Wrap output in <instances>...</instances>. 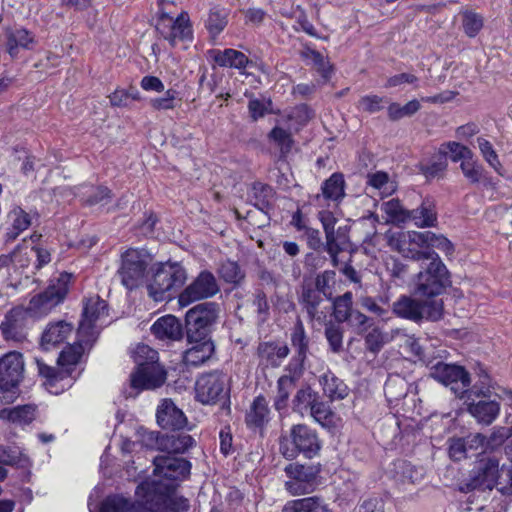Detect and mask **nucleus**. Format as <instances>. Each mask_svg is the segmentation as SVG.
Returning a JSON list of instances; mask_svg holds the SVG:
<instances>
[{
	"mask_svg": "<svg viewBox=\"0 0 512 512\" xmlns=\"http://www.w3.org/2000/svg\"><path fill=\"white\" fill-rule=\"evenodd\" d=\"M93 346L94 344L90 345L77 337L75 343L67 345L61 351L57 359L58 367L49 366L36 359L38 373L45 379L44 384L51 393L57 395L73 386L84 370L83 367L77 370V367L82 364L85 351L89 352Z\"/></svg>",
	"mask_w": 512,
	"mask_h": 512,
	"instance_id": "f257e3e1",
	"label": "nucleus"
},
{
	"mask_svg": "<svg viewBox=\"0 0 512 512\" xmlns=\"http://www.w3.org/2000/svg\"><path fill=\"white\" fill-rule=\"evenodd\" d=\"M178 485L162 479H146L135 491L138 503L150 512H188L190 501L177 494Z\"/></svg>",
	"mask_w": 512,
	"mask_h": 512,
	"instance_id": "f03ea898",
	"label": "nucleus"
},
{
	"mask_svg": "<svg viewBox=\"0 0 512 512\" xmlns=\"http://www.w3.org/2000/svg\"><path fill=\"white\" fill-rule=\"evenodd\" d=\"M451 286V272L435 252L420 263V270L414 277L412 289L414 296L424 297L428 301H443L440 296Z\"/></svg>",
	"mask_w": 512,
	"mask_h": 512,
	"instance_id": "7ed1b4c3",
	"label": "nucleus"
},
{
	"mask_svg": "<svg viewBox=\"0 0 512 512\" xmlns=\"http://www.w3.org/2000/svg\"><path fill=\"white\" fill-rule=\"evenodd\" d=\"M152 277L146 288L148 295L156 302L170 300L187 279L185 268L179 263H158L151 267Z\"/></svg>",
	"mask_w": 512,
	"mask_h": 512,
	"instance_id": "20e7f679",
	"label": "nucleus"
},
{
	"mask_svg": "<svg viewBox=\"0 0 512 512\" xmlns=\"http://www.w3.org/2000/svg\"><path fill=\"white\" fill-rule=\"evenodd\" d=\"M219 313L220 305L216 302H202L190 308L185 315L187 342L212 341Z\"/></svg>",
	"mask_w": 512,
	"mask_h": 512,
	"instance_id": "39448f33",
	"label": "nucleus"
},
{
	"mask_svg": "<svg viewBox=\"0 0 512 512\" xmlns=\"http://www.w3.org/2000/svg\"><path fill=\"white\" fill-rule=\"evenodd\" d=\"M321 447L317 432L306 424L293 425L289 437H282L279 443L281 454L288 460L295 459L299 454L312 459L319 454Z\"/></svg>",
	"mask_w": 512,
	"mask_h": 512,
	"instance_id": "423d86ee",
	"label": "nucleus"
},
{
	"mask_svg": "<svg viewBox=\"0 0 512 512\" xmlns=\"http://www.w3.org/2000/svg\"><path fill=\"white\" fill-rule=\"evenodd\" d=\"M393 312L400 318L420 323L437 322L443 318L444 302L428 301L424 297L402 295L393 303Z\"/></svg>",
	"mask_w": 512,
	"mask_h": 512,
	"instance_id": "0eeeda50",
	"label": "nucleus"
},
{
	"mask_svg": "<svg viewBox=\"0 0 512 512\" xmlns=\"http://www.w3.org/2000/svg\"><path fill=\"white\" fill-rule=\"evenodd\" d=\"M153 255L145 248H129L121 254V264L117 274L122 285L132 291L142 285Z\"/></svg>",
	"mask_w": 512,
	"mask_h": 512,
	"instance_id": "6e6552de",
	"label": "nucleus"
},
{
	"mask_svg": "<svg viewBox=\"0 0 512 512\" xmlns=\"http://www.w3.org/2000/svg\"><path fill=\"white\" fill-rule=\"evenodd\" d=\"M138 350L139 353L147 354V358L138 362L136 370L131 373V387L139 391L160 388L166 382L167 371L159 363L158 352L145 345Z\"/></svg>",
	"mask_w": 512,
	"mask_h": 512,
	"instance_id": "1a4fd4ad",
	"label": "nucleus"
},
{
	"mask_svg": "<svg viewBox=\"0 0 512 512\" xmlns=\"http://www.w3.org/2000/svg\"><path fill=\"white\" fill-rule=\"evenodd\" d=\"M196 400L205 405H213L223 400L222 409L230 413V389L226 375L218 370L202 374L195 384Z\"/></svg>",
	"mask_w": 512,
	"mask_h": 512,
	"instance_id": "9d476101",
	"label": "nucleus"
},
{
	"mask_svg": "<svg viewBox=\"0 0 512 512\" xmlns=\"http://www.w3.org/2000/svg\"><path fill=\"white\" fill-rule=\"evenodd\" d=\"M321 472V464L289 463L284 468L287 480L284 482L286 492L291 496H301L313 492L317 485V477Z\"/></svg>",
	"mask_w": 512,
	"mask_h": 512,
	"instance_id": "9b49d317",
	"label": "nucleus"
},
{
	"mask_svg": "<svg viewBox=\"0 0 512 512\" xmlns=\"http://www.w3.org/2000/svg\"><path fill=\"white\" fill-rule=\"evenodd\" d=\"M500 459L501 457L495 453H479L466 484L467 490H492L500 478Z\"/></svg>",
	"mask_w": 512,
	"mask_h": 512,
	"instance_id": "f8f14e48",
	"label": "nucleus"
},
{
	"mask_svg": "<svg viewBox=\"0 0 512 512\" xmlns=\"http://www.w3.org/2000/svg\"><path fill=\"white\" fill-rule=\"evenodd\" d=\"M71 274L62 272L55 279H51L48 287L41 293L34 295L29 302V309L34 313L47 314L54 307L62 303L69 291Z\"/></svg>",
	"mask_w": 512,
	"mask_h": 512,
	"instance_id": "ddd939ff",
	"label": "nucleus"
},
{
	"mask_svg": "<svg viewBox=\"0 0 512 512\" xmlns=\"http://www.w3.org/2000/svg\"><path fill=\"white\" fill-rule=\"evenodd\" d=\"M107 315L108 305L106 301L99 296L88 299L83 307L81 320L77 329V337H80L81 341H85L90 345L95 344L100 335V329L97 327L96 323Z\"/></svg>",
	"mask_w": 512,
	"mask_h": 512,
	"instance_id": "4468645a",
	"label": "nucleus"
},
{
	"mask_svg": "<svg viewBox=\"0 0 512 512\" xmlns=\"http://www.w3.org/2000/svg\"><path fill=\"white\" fill-rule=\"evenodd\" d=\"M153 479H162L165 484L175 483L189 478L192 464L189 460L174 455L163 454L153 459Z\"/></svg>",
	"mask_w": 512,
	"mask_h": 512,
	"instance_id": "2eb2a0df",
	"label": "nucleus"
},
{
	"mask_svg": "<svg viewBox=\"0 0 512 512\" xmlns=\"http://www.w3.org/2000/svg\"><path fill=\"white\" fill-rule=\"evenodd\" d=\"M290 343L293 355L284 370L293 374H304L310 353V338L303 321L298 317L290 330Z\"/></svg>",
	"mask_w": 512,
	"mask_h": 512,
	"instance_id": "dca6fc26",
	"label": "nucleus"
},
{
	"mask_svg": "<svg viewBox=\"0 0 512 512\" xmlns=\"http://www.w3.org/2000/svg\"><path fill=\"white\" fill-rule=\"evenodd\" d=\"M430 376L445 386L460 383V391L454 386L451 387V390L460 398H464L469 393L468 388L471 384L470 374L460 365L438 361L430 367Z\"/></svg>",
	"mask_w": 512,
	"mask_h": 512,
	"instance_id": "f3484780",
	"label": "nucleus"
},
{
	"mask_svg": "<svg viewBox=\"0 0 512 512\" xmlns=\"http://www.w3.org/2000/svg\"><path fill=\"white\" fill-rule=\"evenodd\" d=\"M392 247L404 258L422 263L428 255L435 253L429 247H425L424 232L407 231L398 233L391 239Z\"/></svg>",
	"mask_w": 512,
	"mask_h": 512,
	"instance_id": "a211bd4d",
	"label": "nucleus"
},
{
	"mask_svg": "<svg viewBox=\"0 0 512 512\" xmlns=\"http://www.w3.org/2000/svg\"><path fill=\"white\" fill-rule=\"evenodd\" d=\"M219 291L220 288L213 273L203 270L179 293L178 301L181 306H187L194 301L211 298Z\"/></svg>",
	"mask_w": 512,
	"mask_h": 512,
	"instance_id": "6ab92c4d",
	"label": "nucleus"
},
{
	"mask_svg": "<svg viewBox=\"0 0 512 512\" xmlns=\"http://www.w3.org/2000/svg\"><path fill=\"white\" fill-rule=\"evenodd\" d=\"M24 375V358L18 351H9L0 357V391L17 388Z\"/></svg>",
	"mask_w": 512,
	"mask_h": 512,
	"instance_id": "aec40b11",
	"label": "nucleus"
},
{
	"mask_svg": "<svg viewBox=\"0 0 512 512\" xmlns=\"http://www.w3.org/2000/svg\"><path fill=\"white\" fill-rule=\"evenodd\" d=\"M472 391H469L467 395V410L468 412L476 419L479 424L482 425H490L492 424L500 413V403L495 400H486L482 399L477 402L474 400L468 402L470 399V394ZM473 393L477 396L487 397L489 396L490 390L489 388H481L479 390L473 391Z\"/></svg>",
	"mask_w": 512,
	"mask_h": 512,
	"instance_id": "412c9836",
	"label": "nucleus"
},
{
	"mask_svg": "<svg viewBox=\"0 0 512 512\" xmlns=\"http://www.w3.org/2000/svg\"><path fill=\"white\" fill-rule=\"evenodd\" d=\"M157 424L171 432L183 430L188 420L184 412L169 398L161 400L156 410Z\"/></svg>",
	"mask_w": 512,
	"mask_h": 512,
	"instance_id": "4be33fe9",
	"label": "nucleus"
},
{
	"mask_svg": "<svg viewBox=\"0 0 512 512\" xmlns=\"http://www.w3.org/2000/svg\"><path fill=\"white\" fill-rule=\"evenodd\" d=\"M157 449L169 455L184 454L196 445L195 439L183 430L160 434L156 437Z\"/></svg>",
	"mask_w": 512,
	"mask_h": 512,
	"instance_id": "5701e85b",
	"label": "nucleus"
},
{
	"mask_svg": "<svg viewBox=\"0 0 512 512\" xmlns=\"http://www.w3.org/2000/svg\"><path fill=\"white\" fill-rule=\"evenodd\" d=\"M274 195V189L270 185L263 184L261 182L253 183L248 197L249 203L263 214V221L258 225V227H263L269 224L270 212L274 207Z\"/></svg>",
	"mask_w": 512,
	"mask_h": 512,
	"instance_id": "b1692460",
	"label": "nucleus"
},
{
	"mask_svg": "<svg viewBox=\"0 0 512 512\" xmlns=\"http://www.w3.org/2000/svg\"><path fill=\"white\" fill-rule=\"evenodd\" d=\"M349 231L350 228L344 225L334 229L332 237L327 235V239L325 240V252L329 255L333 267H338L340 253L345 251L352 253L354 251L353 244L350 241Z\"/></svg>",
	"mask_w": 512,
	"mask_h": 512,
	"instance_id": "393cba45",
	"label": "nucleus"
},
{
	"mask_svg": "<svg viewBox=\"0 0 512 512\" xmlns=\"http://www.w3.org/2000/svg\"><path fill=\"white\" fill-rule=\"evenodd\" d=\"M290 348L286 343L278 341L260 342L257 348L258 357L265 366L278 368L290 354Z\"/></svg>",
	"mask_w": 512,
	"mask_h": 512,
	"instance_id": "a878e982",
	"label": "nucleus"
},
{
	"mask_svg": "<svg viewBox=\"0 0 512 512\" xmlns=\"http://www.w3.org/2000/svg\"><path fill=\"white\" fill-rule=\"evenodd\" d=\"M270 420L268 401L262 394L256 396L245 415V424L248 429L262 432Z\"/></svg>",
	"mask_w": 512,
	"mask_h": 512,
	"instance_id": "bb28decb",
	"label": "nucleus"
},
{
	"mask_svg": "<svg viewBox=\"0 0 512 512\" xmlns=\"http://www.w3.org/2000/svg\"><path fill=\"white\" fill-rule=\"evenodd\" d=\"M409 221L420 228L436 226L438 213L435 198L430 195L423 197L417 208L409 210L408 222Z\"/></svg>",
	"mask_w": 512,
	"mask_h": 512,
	"instance_id": "cd10ccee",
	"label": "nucleus"
},
{
	"mask_svg": "<svg viewBox=\"0 0 512 512\" xmlns=\"http://www.w3.org/2000/svg\"><path fill=\"white\" fill-rule=\"evenodd\" d=\"M209 55L215 64L223 68H234L241 71L252 64V61L243 52L232 48L211 49Z\"/></svg>",
	"mask_w": 512,
	"mask_h": 512,
	"instance_id": "c85d7f7f",
	"label": "nucleus"
},
{
	"mask_svg": "<svg viewBox=\"0 0 512 512\" xmlns=\"http://www.w3.org/2000/svg\"><path fill=\"white\" fill-rule=\"evenodd\" d=\"M73 325L64 320L50 322L41 336L40 345L44 350H50L62 344L72 333Z\"/></svg>",
	"mask_w": 512,
	"mask_h": 512,
	"instance_id": "c756f323",
	"label": "nucleus"
},
{
	"mask_svg": "<svg viewBox=\"0 0 512 512\" xmlns=\"http://www.w3.org/2000/svg\"><path fill=\"white\" fill-rule=\"evenodd\" d=\"M163 38L171 47H175L178 41H192V24L187 12H181L173 21L167 32H162Z\"/></svg>",
	"mask_w": 512,
	"mask_h": 512,
	"instance_id": "7c9ffc66",
	"label": "nucleus"
},
{
	"mask_svg": "<svg viewBox=\"0 0 512 512\" xmlns=\"http://www.w3.org/2000/svg\"><path fill=\"white\" fill-rule=\"evenodd\" d=\"M324 299H326L325 296L312 287V281H303L298 302L306 311L310 321L320 318L318 316L319 307Z\"/></svg>",
	"mask_w": 512,
	"mask_h": 512,
	"instance_id": "2f4dec72",
	"label": "nucleus"
},
{
	"mask_svg": "<svg viewBox=\"0 0 512 512\" xmlns=\"http://www.w3.org/2000/svg\"><path fill=\"white\" fill-rule=\"evenodd\" d=\"M151 333L159 340H179L183 336L182 324L173 315L157 319L151 326Z\"/></svg>",
	"mask_w": 512,
	"mask_h": 512,
	"instance_id": "473e14b6",
	"label": "nucleus"
},
{
	"mask_svg": "<svg viewBox=\"0 0 512 512\" xmlns=\"http://www.w3.org/2000/svg\"><path fill=\"white\" fill-rule=\"evenodd\" d=\"M280 512H330V508L322 496L313 495L286 501Z\"/></svg>",
	"mask_w": 512,
	"mask_h": 512,
	"instance_id": "72a5a7b5",
	"label": "nucleus"
},
{
	"mask_svg": "<svg viewBox=\"0 0 512 512\" xmlns=\"http://www.w3.org/2000/svg\"><path fill=\"white\" fill-rule=\"evenodd\" d=\"M424 477V469L417 467L405 460H398L394 463V480L400 489L405 490L406 485H414Z\"/></svg>",
	"mask_w": 512,
	"mask_h": 512,
	"instance_id": "f704fd0d",
	"label": "nucleus"
},
{
	"mask_svg": "<svg viewBox=\"0 0 512 512\" xmlns=\"http://www.w3.org/2000/svg\"><path fill=\"white\" fill-rule=\"evenodd\" d=\"M190 347L183 353L187 366L198 367L211 358L215 352L213 341L188 342Z\"/></svg>",
	"mask_w": 512,
	"mask_h": 512,
	"instance_id": "c9c22d12",
	"label": "nucleus"
},
{
	"mask_svg": "<svg viewBox=\"0 0 512 512\" xmlns=\"http://www.w3.org/2000/svg\"><path fill=\"white\" fill-rule=\"evenodd\" d=\"M319 383L322 386L324 395L328 397L330 401L343 400L349 394V388L345 382L330 370L319 377Z\"/></svg>",
	"mask_w": 512,
	"mask_h": 512,
	"instance_id": "e433bc0d",
	"label": "nucleus"
},
{
	"mask_svg": "<svg viewBox=\"0 0 512 512\" xmlns=\"http://www.w3.org/2000/svg\"><path fill=\"white\" fill-rule=\"evenodd\" d=\"M10 226L4 234L5 243L12 242L31 225V216L21 207H14L8 213Z\"/></svg>",
	"mask_w": 512,
	"mask_h": 512,
	"instance_id": "4c0bfd02",
	"label": "nucleus"
},
{
	"mask_svg": "<svg viewBox=\"0 0 512 512\" xmlns=\"http://www.w3.org/2000/svg\"><path fill=\"white\" fill-rule=\"evenodd\" d=\"M34 37L25 28L8 29L6 31V51L12 58H16L19 49H29Z\"/></svg>",
	"mask_w": 512,
	"mask_h": 512,
	"instance_id": "58836bf2",
	"label": "nucleus"
},
{
	"mask_svg": "<svg viewBox=\"0 0 512 512\" xmlns=\"http://www.w3.org/2000/svg\"><path fill=\"white\" fill-rule=\"evenodd\" d=\"M228 17L229 11L220 5L209 9L204 25L212 39H216L224 31L228 25Z\"/></svg>",
	"mask_w": 512,
	"mask_h": 512,
	"instance_id": "ea45409f",
	"label": "nucleus"
},
{
	"mask_svg": "<svg viewBox=\"0 0 512 512\" xmlns=\"http://www.w3.org/2000/svg\"><path fill=\"white\" fill-rule=\"evenodd\" d=\"M303 376V374H293L287 372L277 380V394L274 399V408L277 411H281L287 407V402L290 396L291 390L295 387L296 382Z\"/></svg>",
	"mask_w": 512,
	"mask_h": 512,
	"instance_id": "a19ab883",
	"label": "nucleus"
},
{
	"mask_svg": "<svg viewBox=\"0 0 512 512\" xmlns=\"http://www.w3.org/2000/svg\"><path fill=\"white\" fill-rule=\"evenodd\" d=\"M322 195L326 200L339 202L345 197V180L341 173H333L321 186Z\"/></svg>",
	"mask_w": 512,
	"mask_h": 512,
	"instance_id": "79ce46f5",
	"label": "nucleus"
},
{
	"mask_svg": "<svg viewBox=\"0 0 512 512\" xmlns=\"http://www.w3.org/2000/svg\"><path fill=\"white\" fill-rule=\"evenodd\" d=\"M0 418L20 426H25L35 419V408L31 405L4 408L0 410Z\"/></svg>",
	"mask_w": 512,
	"mask_h": 512,
	"instance_id": "37998d69",
	"label": "nucleus"
},
{
	"mask_svg": "<svg viewBox=\"0 0 512 512\" xmlns=\"http://www.w3.org/2000/svg\"><path fill=\"white\" fill-rule=\"evenodd\" d=\"M408 384L399 374L390 375L384 384V394L389 403L398 402L406 397Z\"/></svg>",
	"mask_w": 512,
	"mask_h": 512,
	"instance_id": "c03bdc74",
	"label": "nucleus"
},
{
	"mask_svg": "<svg viewBox=\"0 0 512 512\" xmlns=\"http://www.w3.org/2000/svg\"><path fill=\"white\" fill-rule=\"evenodd\" d=\"M333 305V317L336 323H345L351 318L353 310V295L347 291L343 295L330 299Z\"/></svg>",
	"mask_w": 512,
	"mask_h": 512,
	"instance_id": "a18cd8bd",
	"label": "nucleus"
},
{
	"mask_svg": "<svg viewBox=\"0 0 512 512\" xmlns=\"http://www.w3.org/2000/svg\"><path fill=\"white\" fill-rule=\"evenodd\" d=\"M448 167L447 151L439 148L438 153L435 154L428 163L421 165V172L428 179L442 177Z\"/></svg>",
	"mask_w": 512,
	"mask_h": 512,
	"instance_id": "49530a36",
	"label": "nucleus"
},
{
	"mask_svg": "<svg viewBox=\"0 0 512 512\" xmlns=\"http://www.w3.org/2000/svg\"><path fill=\"white\" fill-rule=\"evenodd\" d=\"M113 197L111 189L106 186H89L88 189L82 193L81 201L85 206L106 205Z\"/></svg>",
	"mask_w": 512,
	"mask_h": 512,
	"instance_id": "de8ad7c7",
	"label": "nucleus"
},
{
	"mask_svg": "<svg viewBox=\"0 0 512 512\" xmlns=\"http://www.w3.org/2000/svg\"><path fill=\"white\" fill-rule=\"evenodd\" d=\"M251 305L256 313V323L258 326H262L265 324L270 318V305L268 302V298L263 289L257 288L255 289Z\"/></svg>",
	"mask_w": 512,
	"mask_h": 512,
	"instance_id": "09e8293b",
	"label": "nucleus"
},
{
	"mask_svg": "<svg viewBox=\"0 0 512 512\" xmlns=\"http://www.w3.org/2000/svg\"><path fill=\"white\" fill-rule=\"evenodd\" d=\"M311 417L324 428H330L334 424V412L331 410L330 405L322 401L320 397L308 410Z\"/></svg>",
	"mask_w": 512,
	"mask_h": 512,
	"instance_id": "8fccbe9b",
	"label": "nucleus"
},
{
	"mask_svg": "<svg viewBox=\"0 0 512 512\" xmlns=\"http://www.w3.org/2000/svg\"><path fill=\"white\" fill-rule=\"evenodd\" d=\"M390 341L389 334L379 327L372 328L364 337L365 349L373 355H377Z\"/></svg>",
	"mask_w": 512,
	"mask_h": 512,
	"instance_id": "3c124183",
	"label": "nucleus"
},
{
	"mask_svg": "<svg viewBox=\"0 0 512 512\" xmlns=\"http://www.w3.org/2000/svg\"><path fill=\"white\" fill-rule=\"evenodd\" d=\"M325 338L328 342L329 349L335 354H339L343 350L344 329L341 323L329 321L325 324Z\"/></svg>",
	"mask_w": 512,
	"mask_h": 512,
	"instance_id": "603ef678",
	"label": "nucleus"
},
{
	"mask_svg": "<svg viewBox=\"0 0 512 512\" xmlns=\"http://www.w3.org/2000/svg\"><path fill=\"white\" fill-rule=\"evenodd\" d=\"M219 277L226 283L238 285L245 278V273L236 261H223L218 268Z\"/></svg>",
	"mask_w": 512,
	"mask_h": 512,
	"instance_id": "864d4df0",
	"label": "nucleus"
},
{
	"mask_svg": "<svg viewBox=\"0 0 512 512\" xmlns=\"http://www.w3.org/2000/svg\"><path fill=\"white\" fill-rule=\"evenodd\" d=\"M269 140L273 141L280 149V157L285 158L291 152L294 140L291 133L281 127L275 126L268 133Z\"/></svg>",
	"mask_w": 512,
	"mask_h": 512,
	"instance_id": "5fc2aeb1",
	"label": "nucleus"
},
{
	"mask_svg": "<svg viewBox=\"0 0 512 512\" xmlns=\"http://www.w3.org/2000/svg\"><path fill=\"white\" fill-rule=\"evenodd\" d=\"M421 108L420 102L416 99L410 100L405 105L399 103H390L387 108V114L390 121H398L404 117H411Z\"/></svg>",
	"mask_w": 512,
	"mask_h": 512,
	"instance_id": "6e6d98bb",
	"label": "nucleus"
},
{
	"mask_svg": "<svg viewBox=\"0 0 512 512\" xmlns=\"http://www.w3.org/2000/svg\"><path fill=\"white\" fill-rule=\"evenodd\" d=\"M134 510L135 503L120 495L106 497L100 507V512H134Z\"/></svg>",
	"mask_w": 512,
	"mask_h": 512,
	"instance_id": "4d7b16f0",
	"label": "nucleus"
},
{
	"mask_svg": "<svg viewBox=\"0 0 512 512\" xmlns=\"http://www.w3.org/2000/svg\"><path fill=\"white\" fill-rule=\"evenodd\" d=\"M460 14L462 16V27L465 34L470 38L477 36L484 25L483 16L467 9L461 11Z\"/></svg>",
	"mask_w": 512,
	"mask_h": 512,
	"instance_id": "13d9d810",
	"label": "nucleus"
},
{
	"mask_svg": "<svg viewBox=\"0 0 512 512\" xmlns=\"http://www.w3.org/2000/svg\"><path fill=\"white\" fill-rule=\"evenodd\" d=\"M460 169L465 176V178L471 183V184H477L481 181L487 185L489 183L488 178L485 176V170L484 167L478 163L477 161H474L473 159L462 161L460 164Z\"/></svg>",
	"mask_w": 512,
	"mask_h": 512,
	"instance_id": "bf43d9fd",
	"label": "nucleus"
},
{
	"mask_svg": "<svg viewBox=\"0 0 512 512\" xmlns=\"http://www.w3.org/2000/svg\"><path fill=\"white\" fill-rule=\"evenodd\" d=\"M300 56L303 60L311 59L314 66L317 68L318 72L325 79H329L332 74V66L329 64L327 60H325L324 56L308 46H306L301 52Z\"/></svg>",
	"mask_w": 512,
	"mask_h": 512,
	"instance_id": "052dcab7",
	"label": "nucleus"
},
{
	"mask_svg": "<svg viewBox=\"0 0 512 512\" xmlns=\"http://www.w3.org/2000/svg\"><path fill=\"white\" fill-rule=\"evenodd\" d=\"M425 247L437 248L442 251L447 257L453 256L455 247L453 243L442 234H435L431 231H424Z\"/></svg>",
	"mask_w": 512,
	"mask_h": 512,
	"instance_id": "680f3d73",
	"label": "nucleus"
},
{
	"mask_svg": "<svg viewBox=\"0 0 512 512\" xmlns=\"http://www.w3.org/2000/svg\"><path fill=\"white\" fill-rule=\"evenodd\" d=\"M510 437H512V425L494 427L489 437H486V449H488V453H494V451L499 449Z\"/></svg>",
	"mask_w": 512,
	"mask_h": 512,
	"instance_id": "e2e57ef3",
	"label": "nucleus"
},
{
	"mask_svg": "<svg viewBox=\"0 0 512 512\" xmlns=\"http://www.w3.org/2000/svg\"><path fill=\"white\" fill-rule=\"evenodd\" d=\"M319 398L318 392L314 391L309 385L300 388L294 398L293 406L297 411H308L314 402Z\"/></svg>",
	"mask_w": 512,
	"mask_h": 512,
	"instance_id": "0e129e2a",
	"label": "nucleus"
},
{
	"mask_svg": "<svg viewBox=\"0 0 512 512\" xmlns=\"http://www.w3.org/2000/svg\"><path fill=\"white\" fill-rule=\"evenodd\" d=\"M477 143L479 150L485 161L501 176H503V167L499 161L498 155L494 150L490 141L485 138L478 137Z\"/></svg>",
	"mask_w": 512,
	"mask_h": 512,
	"instance_id": "69168bd1",
	"label": "nucleus"
},
{
	"mask_svg": "<svg viewBox=\"0 0 512 512\" xmlns=\"http://www.w3.org/2000/svg\"><path fill=\"white\" fill-rule=\"evenodd\" d=\"M440 148L445 149L447 154L450 153V159L453 162L467 161L473 158V152L467 146L456 141L443 143Z\"/></svg>",
	"mask_w": 512,
	"mask_h": 512,
	"instance_id": "338daca9",
	"label": "nucleus"
},
{
	"mask_svg": "<svg viewBox=\"0 0 512 512\" xmlns=\"http://www.w3.org/2000/svg\"><path fill=\"white\" fill-rule=\"evenodd\" d=\"M249 116L253 122L265 117V115L272 113V101L271 99L261 100L258 98H252L248 102Z\"/></svg>",
	"mask_w": 512,
	"mask_h": 512,
	"instance_id": "774afa93",
	"label": "nucleus"
}]
</instances>
